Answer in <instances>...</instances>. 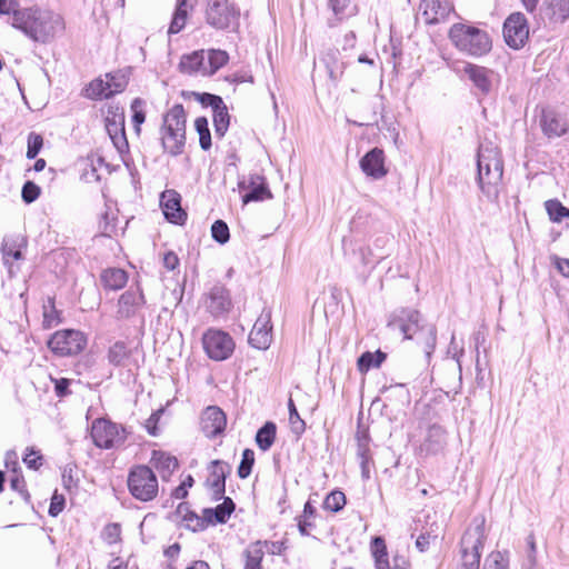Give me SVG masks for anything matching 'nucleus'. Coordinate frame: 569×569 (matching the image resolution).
Segmentation results:
<instances>
[{
	"mask_svg": "<svg viewBox=\"0 0 569 569\" xmlns=\"http://www.w3.org/2000/svg\"><path fill=\"white\" fill-rule=\"evenodd\" d=\"M11 26L36 42H50L64 30L63 18L51 10L24 8L13 12Z\"/></svg>",
	"mask_w": 569,
	"mask_h": 569,
	"instance_id": "obj_1",
	"label": "nucleus"
},
{
	"mask_svg": "<svg viewBox=\"0 0 569 569\" xmlns=\"http://www.w3.org/2000/svg\"><path fill=\"white\" fill-rule=\"evenodd\" d=\"M477 167L481 192L489 201H498L503 176V162L499 149L491 142L481 143Z\"/></svg>",
	"mask_w": 569,
	"mask_h": 569,
	"instance_id": "obj_2",
	"label": "nucleus"
},
{
	"mask_svg": "<svg viewBox=\"0 0 569 569\" xmlns=\"http://www.w3.org/2000/svg\"><path fill=\"white\" fill-rule=\"evenodd\" d=\"M449 39L463 54L479 58L491 51L492 40L486 29L470 23H455L449 30Z\"/></svg>",
	"mask_w": 569,
	"mask_h": 569,
	"instance_id": "obj_3",
	"label": "nucleus"
},
{
	"mask_svg": "<svg viewBox=\"0 0 569 569\" xmlns=\"http://www.w3.org/2000/svg\"><path fill=\"white\" fill-rule=\"evenodd\" d=\"M389 326L399 329L406 339L416 338L423 346L427 357H430L436 348L437 331L431 325H420V313L412 309H401L395 313Z\"/></svg>",
	"mask_w": 569,
	"mask_h": 569,
	"instance_id": "obj_4",
	"label": "nucleus"
},
{
	"mask_svg": "<svg viewBox=\"0 0 569 569\" xmlns=\"http://www.w3.org/2000/svg\"><path fill=\"white\" fill-rule=\"evenodd\" d=\"M162 146L172 156L182 152L186 142V112L182 104H174L163 117Z\"/></svg>",
	"mask_w": 569,
	"mask_h": 569,
	"instance_id": "obj_5",
	"label": "nucleus"
},
{
	"mask_svg": "<svg viewBox=\"0 0 569 569\" xmlns=\"http://www.w3.org/2000/svg\"><path fill=\"white\" fill-rule=\"evenodd\" d=\"M486 520L476 517L461 538V566L459 569H479L481 550L486 540Z\"/></svg>",
	"mask_w": 569,
	"mask_h": 569,
	"instance_id": "obj_6",
	"label": "nucleus"
},
{
	"mask_svg": "<svg viewBox=\"0 0 569 569\" xmlns=\"http://www.w3.org/2000/svg\"><path fill=\"white\" fill-rule=\"evenodd\" d=\"M128 488L136 499L143 502L151 501L158 496V478L149 466H136L129 472Z\"/></svg>",
	"mask_w": 569,
	"mask_h": 569,
	"instance_id": "obj_7",
	"label": "nucleus"
},
{
	"mask_svg": "<svg viewBox=\"0 0 569 569\" xmlns=\"http://www.w3.org/2000/svg\"><path fill=\"white\" fill-rule=\"evenodd\" d=\"M91 438L93 443L101 449H112L122 446L127 438L126 429L100 418L96 419L91 426Z\"/></svg>",
	"mask_w": 569,
	"mask_h": 569,
	"instance_id": "obj_8",
	"label": "nucleus"
},
{
	"mask_svg": "<svg viewBox=\"0 0 569 569\" xmlns=\"http://www.w3.org/2000/svg\"><path fill=\"white\" fill-rule=\"evenodd\" d=\"M239 9L229 0H210L206 10L207 22L216 29H234L239 21Z\"/></svg>",
	"mask_w": 569,
	"mask_h": 569,
	"instance_id": "obj_9",
	"label": "nucleus"
},
{
	"mask_svg": "<svg viewBox=\"0 0 569 569\" xmlns=\"http://www.w3.org/2000/svg\"><path fill=\"white\" fill-rule=\"evenodd\" d=\"M87 346V338L79 330L66 329L57 331L48 341V347L58 356H72L81 352Z\"/></svg>",
	"mask_w": 569,
	"mask_h": 569,
	"instance_id": "obj_10",
	"label": "nucleus"
},
{
	"mask_svg": "<svg viewBox=\"0 0 569 569\" xmlns=\"http://www.w3.org/2000/svg\"><path fill=\"white\" fill-rule=\"evenodd\" d=\"M202 345L207 356L214 361L228 359L234 350L231 336L218 329L207 330L202 337Z\"/></svg>",
	"mask_w": 569,
	"mask_h": 569,
	"instance_id": "obj_11",
	"label": "nucleus"
},
{
	"mask_svg": "<svg viewBox=\"0 0 569 569\" xmlns=\"http://www.w3.org/2000/svg\"><path fill=\"white\" fill-rule=\"evenodd\" d=\"M503 38L512 49H520L529 38L528 21L521 12L511 13L503 23Z\"/></svg>",
	"mask_w": 569,
	"mask_h": 569,
	"instance_id": "obj_12",
	"label": "nucleus"
},
{
	"mask_svg": "<svg viewBox=\"0 0 569 569\" xmlns=\"http://www.w3.org/2000/svg\"><path fill=\"white\" fill-rule=\"evenodd\" d=\"M238 186L241 191H244L242 196L243 204L272 198L266 178L261 174L251 173L240 180Z\"/></svg>",
	"mask_w": 569,
	"mask_h": 569,
	"instance_id": "obj_13",
	"label": "nucleus"
},
{
	"mask_svg": "<svg viewBox=\"0 0 569 569\" xmlns=\"http://www.w3.org/2000/svg\"><path fill=\"white\" fill-rule=\"evenodd\" d=\"M370 551L375 559L376 569H410L409 560L402 555H395L390 563L387 546L382 537L372 538Z\"/></svg>",
	"mask_w": 569,
	"mask_h": 569,
	"instance_id": "obj_14",
	"label": "nucleus"
},
{
	"mask_svg": "<svg viewBox=\"0 0 569 569\" xmlns=\"http://www.w3.org/2000/svg\"><path fill=\"white\" fill-rule=\"evenodd\" d=\"M144 303L141 289L131 287L119 297L116 318L118 320L130 319L141 311Z\"/></svg>",
	"mask_w": 569,
	"mask_h": 569,
	"instance_id": "obj_15",
	"label": "nucleus"
},
{
	"mask_svg": "<svg viewBox=\"0 0 569 569\" xmlns=\"http://www.w3.org/2000/svg\"><path fill=\"white\" fill-rule=\"evenodd\" d=\"M229 463L221 460H213L209 466V476L206 486L210 492L211 499L221 500L226 492V478L230 473Z\"/></svg>",
	"mask_w": 569,
	"mask_h": 569,
	"instance_id": "obj_16",
	"label": "nucleus"
},
{
	"mask_svg": "<svg viewBox=\"0 0 569 569\" xmlns=\"http://www.w3.org/2000/svg\"><path fill=\"white\" fill-rule=\"evenodd\" d=\"M271 331V312L264 309L256 320L250 331L249 343L259 350L268 349L272 341Z\"/></svg>",
	"mask_w": 569,
	"mask_h": 569,
	"instance_id": "obj_17",
	"label": "nucleus"
},
{
	"mask_svg": "<svg viewBox=\"0 0 569 569\" xmlns=\"http://www.w3.org/2000/svg\"><path fill=\"white\" fill-rule=\"evenodd\" d=\"M227 426V417L217 406L207 407L200 417V428L207 438H216L221 435Z\"/></svg>",
	"mask_w": 569,
	"mask_h": 569,
	"instance_id": "obj_18",
	"label": "nucleus"
},
{
	"mask_svg": "<svg viewBox=\"0 0 569 569\" xmlns=\"http://www.w3.org/2000/svg\"><path fill=\"white\" fill-rule=\"evenodd\" d=\"M160 207L168 221L176 224L184 223L187 213L181 208V197L173 189H167L160 194Z\"/></svg>",
	"mask_w": 569,
	"mask_h": 569,
	"instance_id": "obj_19",
	"label": "nucleus"
},
{
	"mask_svg": "<svg viewBox=\"0 0 569 569\" xmlns=\"http://www.w3.org/2000/svg\"><path fill=\"white\" fill-rule=\"evenodd\" d=\"M359 164L362 172L373 180H380L388 173L385 164V152L380 148H373L368 151L360 159Z\"/></svg>",
	"mask_w": 569,
	"mask_h": 569,
	"instance_id": "obj_20",
	"label": "nucleus"
},
{
	"mask_svg": "<svg viewBox=\"0 0 569 569\" xmlns=\"http://www.w3.org/2000/svg\"><path fill=\"white\" fill-rule=\"evenodd\" d=\"M446 445V431L438 425L430 426L425 440L418 448V455L428 457L440 452Z\"/></svg>",
	"mask_w": 569,
	"mask_h": 569,
	"instance_id": "obj_21",
	"label": "nucleus"
},
{
	"mask_svg": "<svg viewBox=\"0 0 569 569\" xmlns=\"http://www.w3.org/2000/svg\"><path fill=\"white\" fill-rule=\"evenodd\" d=\"M152 470H157L163 481H168L173 472L178 469V459L169 452L162 450H153L150 458Z\"/></svg>",
	"mask_w": 569,
	"mask_h": 569,
	"instance_id": "obj_22",
	"label": "nucleus"
},
{
	"mask_svg": "<svg viewBox=\"0 0 569 569\" xmlns=\"http://www.w3.org/2000/svg\"><path fill=\"white\" fill-rule=\"evenodd\" d=\"M540 127L548 138H558L568 130V123L565 117L553 110H543L540 118Z\"/></svg>",
	"mask_w": 569,
	"mask_h": 569,
	"instance_id": "obj_23",
	"label": "nucleus"
},
{
	"mask_svg": "<svg viewBox=\"0 0 569 569\" xmlns=\"http://www.w3.org/2000/svg\"><path fill=\"white\" fill-rule=\"evenodd\" d=\"M207 307L216 317L228 312L231 308V300L228 290L222 286L213 287L209 292Z\"/></svg>",
	"mask_w": 569,
	"mask_h": 569,
	"instance_id": "obj_24",
	"label": "nucleus"
},
{
	"mask_svg": "<svg viewBox=\"0 0 569 569\" xmlns=\"http://www.w3.org/2000/svg\"><path fill=\"white\" fill-rule=\"evenodd\" d=\"M320 61L325 64L329 79L336 84L346 69V63L340 59V52L337 49H329L320 57Z\"/></svg>",
	"mask_w": 569,
	"mask_h": 569,
	"instance_id": "obj_25",
	"label": "nucleus"
},
{
	"mask_svg": "<svg viewBox=\"0 0 569 569\" xmlns=\"http://www.w3.org/2000/svg\"><path fill=\"white\" fill-rule=\"evenodd\" d=\"M465 73L469 77L475 87L478 88L482 93H489L492 84V71L481 66L467 63L465 66Z\"/></svg>",
	"mask_w": 569,
	"mask_h": 569,
	"instance_id": "obj_26",
	"label": "nucleus"
},
{
	"mask_svg": "<svg viewBox=\"0 0 569 569\" xmlns=\"http://www.w3.org/2000/svg\"><path fill=\"white\" fill-rule=\"evenodd\" d=\"M542 13L551 22H563L569 18V0H543Z\"/></svg>",
	"mask_w": 569,
	"mask_h": 569,
	"instance_id": "obj_27",
	"label": "nucleus"
},
{
	"mask_svg": "<svg viewBox=\"0 0 569 569\" xmlns=\"http://www.w3.org/2000/svg\"><path fill=\"white\" fill-rule=\"evenodd\" d=\"M179 68L182 72L188 74L200 73L206 74V52L203 50L193 51L181 58Z\"/></svg>",
	"mask_w": 569,
	"mask_h": 569,
	"instance_id": "obj_28",
	"label": "nucleus"
},
{
	"mask_svg": "<svg viewBox=\"0 0 569 569\" xmlns=\"http://www.w3.org/2000/svg\"><path fill=\"white\" fill-rule=\"evenodd\" d=\"M192 8V4H189L188 0H177L176 9L168 28L169 37L179 33L186 27L189 12Z\"/></svg>",
	"mask_w": 569,
	"mask_h": 569,
	"instance_id": "obj_29",
	"label": "nucleus"
},
{
	"mask_svg": "<svg viewBox=\"0 0 569 569\" xmlns=\"http://www.w3.org/2000/svg\"><path fill=\"white\" fill-rule=\"evenodd\" d=\"M222 503L216 508H206L203 513L210 519V525L224 523L234 510V503L231 498L223 496Z\"/></svg>",
	"mask_w": 569,
	"mask_h": 569,
	"instance_id": "obj_30",
	"label": "nucleus"
},
{
	"mask_svg": "<svg viewBox=\"0 0 569 569\" xmlns=\"http://www.w3.org/2000/svg\"><path fill=\"white\" fill-rule=\"evenodd\" d=\"M178 513L181 516L183 526L192 531L204 530L210 525V519L203 512L202 516H198L182 505L179 506Z\"/></svg>",
	"mask_w": 569,
	"mask_h": 569,
	"instance_id": "obj_31",
	"label": "nucleus"
},
{
	"mask_svg": "<svg viewBox=\"0 0 569 569\" xmlns=\"http://www.w3.org/2000/svg\"><path fill=\"white\" fill-rule=\"evenodd\" d=\"M266 542L256 541L250 543L244 552V569H262L261 562L264 557Z\"/></svg>",
	"mask_w": 569,
	"mask_h": 569,
	"instance_id": "obj_32",
	"label": "nucleus"
},
{
	"mask_svg": "<svg viewBox=\"0 0 569 569\" xmlns=\"http://www.w3.org/2000/svg\"><path fill=\"white\" fill-rule=\"evenodd\" d=\"M103 286L110 290H118L126 286L128 281L127 272L119 268H109L101 274Z\"/></svg>",
	"mask_w": 569,
	"mask_h": 569,
	"instance_id": "obj_33",
	"label": "nucleus"
},
{
	"mask_svg": "<svg viewBox=\"0 0 569 569\" xmlns=\"http://www.w3.org/2000/svg\"><path fill=\"white\" fill-rule=\"evenodd\" d=\"M84 97L96 100L108 99L112 97V91L108 86L107 79L98 78L91 81L84 89Z\"/></svg>",
	"mask_w": 569,
	"mask_h": 569,
	"instance_id": "obj_34",
	"label": "nucleus"
},
{
	"mask_svg": "<svg viewBox=\"0 0 569 569\" xmlns=\"http://www.w3.org/2000/svg\"><path fill=\"white\" fill-rule=\"evenodd\" d=\"M385 360L386 353L381 350L367 351L358 358L357 367L360 372L366 373L372 368H379Z\"/></svg>",
	"mask_w": 569,
	"mask_h": 569,
	"instance_id": "obj_35",
	"label": "nucleus"
},
{
	"mask_svg": "<svg viewBox=\"0 0 569 569\" xmlns=\"http://www.w3.org/2000/svg\"><path fill=\"white\" fill-rule=\"evenodd\" d=\"M229 60L226 51L219 49H211L207 52L206 57V74L211 76L222 68Z\"/></svg>",
	"mask_w": 569,
	"mask_h": 569,
	"instance_id": "obj_36",
	"label": "nucleus"
},
{
	"mask_svg": "<svg viewBox=\"0 0 569 569\" xmlns=\"http://www.w3.org/2000/svg\"><path fill=\"white\" fill-rule=\"evenodd\" d=\"M276 439V425L273 422H266L256 435L257 446L267 451L271 448Z\"/></svg>",
	"mask_w": 569,
	"mask_h": 569,
	"instance_id": "obj_37",
	"label": "nucleus"
},
{
	"mask_svg": "<svg viewBox=\"0 0 569 569\" xmlns=\"http://www.w3.org/2000/svg\"><path fill=\"white\" fill-rule=\"evenodd\" d=\"M229 122L230 117L228 113V109L223 103L213 111V126L216 134L219 137H223L224 133L228 131Z\"/></svg>",
	"mask_w": 569,
	"mask_h": 569,
	"instance_id": "obj_38",
	"label": "nucleus"
},
{
	"mask_svg": "<svg viewBox=\"0 0 569 569\" xmlns=\"http://www.w3.org/2000/svg\"><path fill=\"white\" fill-rule=\"evenodd\" d=\"M128 347L122 341L114 342L108 350V360L114 366H122L128 359Z\"/></svg>",
	"mask_w": 569,
	"mask_h": 569,
	"instance_id": "obj_39",
	"label": "nucleus"
},
{
	"mask_svg": "<svg viewBox=\"0 0 569 569\" xmlns=\"http://www.w3.org/2000/svg\"><path fill=\"white\" fill-rule=\"evenodd\" d=\"M545 206L551 221L561 222L565 218H569V208L562 206L560 201L548 200Z\"/></svg>",
	"mask_w": 569,
	"mask_h": 569,
	"instance_id": "obj_40",
	"label": "nucleus"
},
{
	"mask_svg": "<svg viewBox=\"0 0 569 569\" xmlns=\"http://www.w3.org/2000/svg\"><path fill=\"white\" fill-rule=\"evenodd\" d=\"M196 130L199 134V143L203 150H209L211 147V134L207 118L198 117L194 121Z\"/></svg>",
	"mask_w": 569,
	"mask_h": 569,
	"instance_id": "obj_41",
	"label": "nucleus"
},
{
	"mask_svg": "<svg viewBox=\"0 0 569 569\" xmlns=\"http://www.w3.org/2000/svg\"><path fill=\"white\" fill-rule=\"evenodd\" d=\"M482 569H509V559L505 552L492 551L486 557Z\"/></svg>",
	"mask_w": 569,
	"mask_h": 569,
	"instance_id": "obj_42",
	"label": "nucleus"
},
{
	"mask_svg": "<svg viewBox=\"0 0 569 569\" xmlns=\"http://www.w3.org/2000/svg\"><path fill=\"white\" fill-rule=\"evenodd\" d=\"M346 505V496L340 490L331 491L323 501V508L331 512L340 511Z\"/></svg>",
	"mask_w": 569,
	"mask_h": 569,
	"instance_id": "obj_43",
	"label": "nucleus"
},
{
	"mask_svg": "<svg viewBox=\"0 0 569 569\" xmlns=\"http://www.w3.org/2000/svg\"><path fill=\"white\" fill-rule=\"evenodd\" d=\"M59 323V313L56 309L54 299L49 297L43 303V326L51 328Z\"/></svg>",
	"mask_w": 569,
	"mask_h": 569,
	"instance_id": "obj_44",
	"label": "nucleus"
},
{
	"mask_svg": "<svg viewBox=\"0 0 569 569\" xmlns=\"http://www.w3.org/2000/svg\"><path fill=\"white\" fill-rule=\"evenodd\" d=\"M144 106L146 102L140 98L133 99L130 106L132 111V122L134 124V130L137 133L140 132V126L146 120Z\"/></svg>",
	"mask_w": 569,
	"mask_h": 569,
	"instance_id": "obj_45",
	"label": "nucleus"
},
{
	"mask_svg": "<svg viewBox=\"0 0 569 569\" xmlns=\"http://www.w3.org/2000/svg\"><path fill=\"white\" fill-rule=\"evenodd\" d=\"M288 409H289V422H290L292 431L296 435H301L306 429V423L300 418L297 407L291 398L288 401Z\"/></svg>",
	"mask_w": 569,
	"mask_h": 569,
	"instance_id": "obj_46",
	"label": "nucleus"
},
{
	"mask_svg": "<svg viewBox=\"0 0 569 569\" xmlns=\"http://www.w3.org/2000/svg\"><path fill=\"white\" fill-rule=\"evenodd\" d=\"M211 236L220 244L227 243L230 238L228 224L223 220H216L211 226Z\"/></svg>",
	"mask_w": 569,
	"mask_h": 569,
	"instance_id": "obj_47",
	"label": "nucleus"
},
{
	"mask_svg": "<svg viewBox=\"0 0 569 569\" xmlns=\"http://www.w3.org/2000/svg\"><path fill=\"white\" fill-rule=\"evenodd\" d=\"M106 79L108 81V86L112 91V96L122 92L128 84V79L126 74L121 72L107 73Z\"/></svg>",
	"mask_w": 569,
	"mask_h": 569,
	"instance_id": "obj_48",
	"label": "nucleus"
},
{
	"mask_svg": "<svg viewBox=\"0 0 569 569\" xmlns=\"http://www.w3.org/2000/svg\"><path fill=\"white\" fill-rule=\"evenodd\" d=\"M253 462H254V452L251 449H244L242 452L241 462L238 468V476L241 479H244L250 475Z\"/></svg>",
	"mask_w": 569,
	"mask_h": 569,
	"instance_id": "obj_49",
	"label": "nucleus"
},
{
	"mask_svg": "<svg viewBox=\"0 0 569 569\" xmlns=\"http://www.w3.org/2000/svg\"><path fill=\"white\" fill-rule=\"evenodd\" d=\"M358 458L370 457V437L368 431L358 430L356 433Z\"/></svg>",
	"mask_w": 569,
	"mask_h": 569,
	"instance_id": "obj_50",
	"label": "nucleus"
},
{
	"mask_svg": "<svg viewBox=\"0 0 569 569\" xmlns=\"http://www.w3.org/2000/svg\"><path fill=\"white\" fill-rule=\"evenodd\" d=\"M43 144V139L40 134L34 132L29 133L28 136V149H27V158L34 159L40 152Z\"/></svg>",
	"mask_w": 569,
	"mask_h": 569,
	"instance_id": "obj_51",
	"label": "nucleus"
},
{
	"mask_svg": "<svg viewBox=\"0 0 569 569\" xmlns=\"http://www.w3.org/2000/svg\"><path fill=\"white\" fill-rule=\"evenodd\" d=\"M102 539L109 545H113L120 540L121 527L119 523H109L102 530Z\"/></svg>",
	"mask_w": 569,
	"mask_h": 569,
	"instance_id": "obj_52",
	"label": "nucleus"
},
{
	"mask_svg": "<svg viewBox=\"0 0 569 569\" xmlns=\"http://www.w3.org/2000/svg\"><path fill=\"white\" fill-rule=\"evenodd\" d=\"M40 196V188L32 181H27L21 191V197L26 203H31Z\"/></svg>",
	"mask_w": 569,
	"mask_h": 569,
	"instance_id": "obj_53",
	"label": "nucleus"
},
{
	"mask_svg": "<svg viewBox=\"0 0 569 569\" xmlns=\"http://www.w3.org/2000/svg\"><path fill=\"white\" fill-rule=\"evenodd\" d=\"M106 121V129L110 137L117 133V131H124V120L121 113H114L112 119L107 118Z\"/></svg>",
	"mask_w": 569,
	"mask_h": 569,
	"instance_id": "obj_54",
	"label": "nucleus"
},
{
	"mask_svg": "<svg viewBox=\"0 0 569 569\" xmlns=\"http://www.w3.org/2000/svg\"><path fill=\"white\" fill-rule=\"evenodd\" d=\"M197 96H198V101L202 106L211 107L213 111H214V109L219 108L220 106H222L224 103L223 100L219 96H216V94L204 92V93H199Z\"/></svg>",
	"mask_w": 569,
	"mask_h": 569,
	"instance_id": "obj_55",
	"label": "nucleus"
},
{
	"mask_svg": "<svg viewBox=\"0 0 569 569\" xmlns=\"http://www.w3.org/2000/svg\"><path fill=\"white\" fill-rule=\"evenodd\" d=\"M22 460L28 468L34 470L42 466V456L38 451H34L32 448L27 450Z\"/></svg>",
	"mask_w": 569,
	"mask_h": 569,
	"instance_id": "obj_56",
	"label": "nucleus"
},
{
	"mask_svg": "<svg viewBox=\"0 0 569 569\" xmlns=\"http://www.w3.org/2000/svg\"><path fill=\"white\" fill-rule=\"evenodd\" d=\"M64 507V498L62 495L54 493L51 498V503L49 507V515L52 517H57Z\"/></svg>",
	"mask_w": 569,
	"mask_h": 569,
	"instance_id": "obj_57",
	"label": "nucleus"
},
{
	"mask_svg": "<svg viewBox=\"0 0 569 569\" xmlns=\"http://www.w3.org/2000/svg\"><path fill=\"white\" fill-rule=\"evenodd\" d=\"M2 252L6 264H9L12 260H20L22 258V253L19 249L8 244L3 247Z\"/></svg>",
	"mask_w": 569,
	"mask_h": 569,
	"instance_id": "obj_58",
	"label": "nucleus"
},
{
	"mask_svg": "<svg viewBox=\"0 0 569 569\" xmlns=\"http://www.w3.org/2000/svg\"><path fill=\"white\" fill-rule=\"evenodd\" d=\"M10 487L13 490L18 491L23 498H28L29 495L26 490V483L22 476L16 475L14 477H12L10 480Z\"/></svg>",
	"mask_w": 569,
	"mask_h": 569,
	"instance_id": "obj_59",
	"label": "nucleus"
},
{
	"mask_svg": "<svg viewBox=\"0 0 569 569\" xmlns=\"http://www.w3.org/2000/svg\"><path fill=\"white\" fill-rule=\"evenodd\" d=\"M110 138L119 152H123L128 149L124 131H117V133L112 134Z\"/></svg>",
	"mask_w": 569,
	"mask_h": 569,
	"instance_id": "obj_60",
	"label": "nucleus"
},
{
	"mask_svg": "<svg viewBox=\"0 0 569 569\" xmlns=\"http://www.w3.org/2000/svg\"><path fill=\"white\" fill-rule=\"evenodd\" d=\"M70 380L67 378L54 379V391L58 397H64L69 393Z\"/></svg>",
	"mask_w": 569,
	"mask_h": 569,
	"instance_id": "obj_61",
	"label": "nucleus"
},
{
	"mask_svg": "<svg viewBox=\"0 0 569 569\" xmlns=\"http://www.w3.org/2000/svg\"><path fill=\"white\" fill-rule=\"evenodd\" d=\"M18 3L16 0H0V13L1 14H11L13 17V12L20 11L21 9H17Z\"/></svg>",
	"mask_w": 569,
	"mask_h": 569,
	"instance_id": "obj_62",
	"label": "nucleus"
},
{
	"mask_svg": "<svg viewBox=\"0 0 569 569\" xmlns=\"http://www.w3.org/2000/svg\"><path fill=\"white\" fill-rule=\"evenodd\" d=\"M163 266L166 269L172 271L174 270L178 266H179V258L178 256L172 252V251H169L167 253H164L163 256Z\"/></svg>",
	"mask_w": 569,
	"mask_h": 569,
	"instance_id": "obj_63",
	"label": "nucleus"
},
{
	"mask_svg": "<svg viewBox=\"0 0 569 569\" xmlns=\"http://www.w3.org/2000/svg\"><path fill=\"white\" fill-rule=\"evenodd\" d=\"M553 263H555L556 268L558 269V271L562 276L569 278V259H562L559 257H555Z\"/></svg>",
	"mask_w": 569,
	"mask_h": 569,
	"instance_id": "obj_64",
	"label": "nucleus"
}]
</instances>
